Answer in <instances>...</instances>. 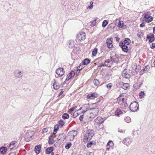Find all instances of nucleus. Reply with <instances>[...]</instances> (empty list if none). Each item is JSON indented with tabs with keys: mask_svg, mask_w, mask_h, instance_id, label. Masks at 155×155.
Returning <instances> with one entry per match:
<instances>
[{
	"mask_svg": "<svg viewBox=\"0 0 155 155\" xmlns=\"http://www.w3.org/2000/svg\"><path fill=\"white\" fill-rule=\"evenodd\" d=\"M94 134V132L92 130H87L84 137V140L87 141L90 140Z\"/></svg>",
	"mask_w": 155,
	"mask_h": 155,
	"instance_id": "f257e3e1",
	"label": "nucleus"
},
{
	"mask_svg": "<svg viewBox=\"0 0 155 155\" xmlns=\"http://www.w3.org/2000/svg\"><path fill=\"white\" fill-rule=\"evenodd\" d=\"M119 100V101L118 102V103L120 107L122 109H126L128 105L127 103L124 101L125 99L124 98L118 97L117 101Z\"/></svg>",
	"mask_w": 155,
	"mask_h": 155,
	"instance_id": "f03ea898",
	"label": "nucleus"
},
{
	"mask_svg": "<svg viewBox=\"0 0 155 155\" xmlns=\"http://www.w3.org/2000/svg\"><path fill=\"white\" fill-rule=\"evenodd\" d=\"M129 108L132 112H135L139 110V104L138 103L134 101L130 104Z\"/></svg>",
	"mask_w": 155,
	"mask_h": 155,
	"instance_id": "7ed1b4c3",
	"label": "nucleus"
},
{
	"mask_svg": "<svg viewBox=\"0 0 155 155\" xmlns=\"http://www.w3.org/2000/svg\"><path fill=\"white\" fill-rule=\"evenodd\" d=\"M110 55L111 56L110 57V59L111 61L112 62L117 63L119 61L118 55L116 54L114 52H111Z\"/></svg>",
	"mask_w": 155,
	"mask_h": 155,
	"instance_id": "20e7f679",
	"label": "nucleus"
},
{
	"mask_svg": "<svg viewBox=\"0 0 155 155\" xmlns=\"http://www.w3.org/2000/svg\"><path fill=\"white\" fill-rule=\"evenodd\" d=\"M85 38V33L83 32H80L77 35V39L79 41L84 40Z\"/></svg>",
	"mask_w": 155,
	"mask_h": 155,
	"instance_id": "39448f33",
	"label": "nucleus"
},
{
	"mask_svg": "<svg viewBox=\"0 0 155 155\" xmlns=\"http://www.w3.org/2000/svg\"><path fill=\"white\" fill-rule=\"evenodd\" d=\"M118 86L124 90H127L129 87V85L128 83H124L122 82H119Z\"/></svg>",
	"mask_w": 155,
	"mask_h": 155,
	"instance_id": "423d86ee",
	"label": "nucleus"
},
{
	"mask_svg": "<svg viewBox=\"0 0 155 155\" xmlns=\"http://www.w3.org/2000/svg\"><path fill=\"white\" fill-rule=\"evenodd\" d=\"M98 94L94 92L91 94H88L87 95V99L93 100L98 97Z\"/></svg>",
	"mask_w": 155,
	"mask_h": 155,
	"instance_id": "0eeeda50",
	"label": "nucleus"
},
{
	"mask_svg": "<svg viewBox=\"0 0 155 155\" xmlns=\"http://www.w3.org/2000/svg\"><path fill=\"white\" fill-rule=\"evenodd\" d=\"M146 38L147 40H149V42L152 43L154 41L155 37L153 33H150L147 35Z\"/></svg>",
	"mask_w": 155,
	"mask_h": 155,
	"instance_id": "6e6552de",
	"label": "nucleus"
},
{
	"mask_svg": "<svg viewBox=\"0 0 155 155\" xmlns=\"http://www.w3.org/2000/svg\"><path fill=\"white\" fill-rule=\"evenodd\" d=\"M64 69L61 68H58L56 70V73L59 77H62L64 75Z\"/></svg>",
	"mask_w": 155,
	"mask_h": 155,
	"instance_id": "1a4fd4ad",
	"label": "nucleus"
},
{
	"mask_svg": "<svg viewBox=\"0 0 155 155\" xmlns=\"http://www.w3.org/2000/svg\"><path fill=\"white\" fill-rule=\"evenodd\" d=\"M132 141L133 140L132 139L127 137L124 139L123 141V143L127 146H128L132 142Z\"/></svg>",
	"mask_w": 155,
	"mask_h": 155,
	"instance_id": "9d476101",
	"label": "nucleus"
},
{
	"mask_svg": "<svg viewBox=\"0 0 155 155\" xmlns=\"http://www.w3.org/2000/svg\"><path fill=\"white\" fill-rule=\"evenodd\" d=\"M143 81L138 80L136 83L134 85V87L136 89H139L142 85Z\"/></svg>",
	"mask_w": 155,
	"mask_h": 155,
	"instance_id": "9b49d317",
	"label": "nucleus"
},
{
	"mask_svg": "<svg viewBox=\"0 0 155 155\" xmlns=\"http://www.w3.org/2000/svg\"><path fill=\"white\" fill-rule=\"evenodd\" d=\"M112 40L110 38H108L106 40V43L107 48H111L113 47Z\"/></svg>",
	"mask_w": 155,
	"mask_h": 155,
	"instance_id": "f8f14e48",
	"label": "nucleus"
},
{
	"mask_svg": "<svg viewBox=\"0 0 155 155\" xmlns=\"http://www.w3.org/2000/svg\"><path fill=\"white\" fill-rule=\"evenodd\" d=\"M75 73L73 71H71L67 75V78L66 79V81H68L71 79L72 77H73Z\"/></svg>",
	"mask_w": 155,
	"mask_h": 155,
	"instance_id": "ddd939ff",
	"label": "nucleus"
},
{
	"mask_svg": "<svg viewBox=\"0 0 155 155\" xmlns=\"http://www.w3.org/2000/svg\"><path fill=\"white\" fill-rule=\"evenodd\" d=\"M130 42L131 41L130 39L129 38H127L125 39L124 41H121L119 43V44L128 45L130 43Z\"/></svg>",
	"mask_w": 155,
	"mask_h": 155,
	"instance_id": "4468645a",
	"label": "nucleus"
},
{
	"mask_svg": "<svg viewBox=\"0 0 155 155\" xmlns=\"http://www.w3.org/2000/svg\"><path fill=\"white\" fill-rule=\"evenodd\" d=\"M104 121V120L100 117H97L95 119L94 122L95 123L99 124H102Z\"/></svg>",
	"mask_w": 155,
	"mask_h": 155,
	"instance_id": "2eb2a0df",
	"label": "nucleus"
},
{
	"mask_svg": "<svg viewBox=\"0 0 155 155\" xmlns=\"http://www.w3.org/2000/svg\"><path fill=\"white\" fill-rule=\"evenodd\" d=\"M127 69H125L122 72V76L126 78H129L130 77V75L127 73Z\"/></svg>",
	"mask_w": 155,
	"mask_h": 155,
	"instance_id": "dca6fc26",
	"label": "nucleus"
},
{
	"mask_svg": "<svg viewBox=\"0 0 155 155\" xmlns=\"http://www.w3.org/2000/svg\"><path fill=\"white\" fill-rule=\"evenodd\" d=\"M75 43L73 40H69L67 42V45L70 48H72L75 45Z\"/></svg>",
	"mask_w": 155,
	"mask_h": 155,
	"instance_id": "f3484780",
	"label": "nucleus"
},
{
	"mask_svg": "<svg viewBox=\"0 0 155 155\" xmlns=\"http://www.w3.org/2000/svg\"><path fill=\"white\" fill-rule=\"evenodd\" d=\"M119 46L124 52H127L128 51L129 49L128 47L126 45L119 44Z\"/></svg>",
	"mask_w": 155,
	"mask_h": 155,
	"instance_id": "a211bd4d",
	"label": "nucleus"
},
{
	"mask_svg": "<svg viewBox=\"0 0 155 155\" xmlns=\"http://www.w3.org/2000/svg\"><path fill=\"white\" fill-rule=\"evenodd\" d=\"M89 109L92 111L91 113H93L94 116H96L99 111L98 109L96 108H90Z\"/></svg>",
	"mask_w": 155,
	"mask_h": 155,
	"instance_id": "6ab92c4d",
	"label": "nucleus"
},
{
	"mask_svg": "<svg viewBox=\"0 0 155 155\" xmlns=\"http://www.w3.org/2000/svg\"><path fill=\"white\" fill-rule=\"evenodd\" d=\"M41 146L40 145L36 146L35 148V151L37 154H38L40 152Z\"/></svg>",
	"mask_w": 155,
	"mask_h": 155,
	"instance_id": "aec40b11",
	"label": "nucleus"
},
{
	"mask_svg": "<svg viewBox=\"0 0 155 155\" xmlns=\"http://www.w3.org/2000/svg\"><path fill=\"white\" fill-rule=\"evenodd\" d=\"M7 151V148L6 147H2L0 148V153L4 155L6 153Z\"/></svg>",
	"mask_w": 155,
	"mask_h": 155,
	"instance_id": "412c9836",
	"label": "nucleus"
},
{
	"mask_svg": "<svg viewBox=\"0 0 155 155\" xmlns=\"http://www.w3.org/2000/svg\"><path fill=\"white\" fill-rule=\"evenodd\" d=\"M117 26L120 28H126V25H124L123 21H119Z\"/></svg>",
	"mask_w": 155,
	"mask_h": 155,
	"instance_id": "4be33fe9",
	"label": "nucleus"
},
{
	"mask_svg": "<svg viewBox=\"0 0 155 155\" xmlns=\"http://www.w3.org/2000/svg\"><path fill=\"white\" fill-rule=\"evenodd\" d=\"M150 15L151 13L150 12H146L143 15L142 17L143 19H145L147 17H150Z\"/></svg>",
	"mask_w": 155,
	"mask_h": 155,
	"instance_id": "5701e85b",
	"label": "nucleus"
},
{
	"mask_svg": "<svg viewBox=\"0 0 155 155\" xmlns=\"http://www.w3.org/2000/svg\"><path fill=\"white\" fill-rule=\"evenodd\" d=\"M65 138V135L64 134H60L57 138L58 140H64Z\"/></svg>",
	"mask_w": 155,
	"mask_h": 155,
	"instance_id": "b1692460",
	"label": "nucleus"
},
{
	"mask_svg": "<svg viewBox=\"0 0 155 155\" xmlns=\"http://www.w3.org/2000/svg\"><path fill=\"white\" fill-rule=\"evenodd\" d=\"M54 136L53 134H51L49 137L48 143L50 144H52L54 143Z\"/></svg>",
	"mask_w": 155,
	"mask_h": 155,
	"instance_id": "393cba45",
	"label": "nucleus"
},
{
	"mask_svg": "<svg viewBox=\"0 0 155 155\" xmlns=\"http://www.w3.org/2000/svg\"><path fill=\"white\" fill-rule=\"evenodd\" d=\"M53 150L52 147H48L46 150V153L47 154H49L53 151Z\"/></svg>",
	"mask_w": 155,
	"mask_h": 155,
	"instance_id": "a878e982",
	"label": "nucleus"
},
{
	"mask_svg": "<svg viewBox=\"0 0 155 155\" xmlns=\"http://www.w3.org/2000/svg\"><path fill=\"white\" fill-rule=\"evenodd\" d=\"M15 143L16 142L15 141H13L10 143L9 147L11 150H12L15 147Z\"/></svg>",
	"mask_w": 155,
	"mask_h": 155,
	"instance_id": "bb28decb",
	"label": "nucleus"
},
{
	"mask_svg": "<svg viewBox=\"0 0 155 155\" xmlns=\"http://www.w3.org/2000/svg\"><path fill=\"white\" fill-rule=\"evenodd\" d=\"M139 131L138 130H134L133 132L132 135L133 136L137 137L139 135Z\"/></svg>",
	"mask_w": 155,
	"mask_h": 155,
	"instance_id": "cd10ccee",
	"label": "nucleus"
},
{
	"mask_svg": "<svg viewBox=\"0 0 155 155\" xmlns=\"http://www.w3.org/2000/svg\"><path fill=\"white\" fill-rule=\"evenodd\" d=\"M90 62V60L88 58L85 59L82 61L83 64L84 65H87L89 64Z\"/></svg>",
	"mask_w": 155,
	"mask_h": 155,
	"instance_id": "c85d7f7f",
	"label": "nucleus"
},
{
	"mask_svg": "<svg viewBox=\"0 0 155 155\" xmlns=\"http://www.w3.org/2000/svg\"><path fill=\"white\" fill-rule=\"evenodd\" d=\"M62 117L64 120L68 119L69 117V115L68 113H64L62 115Z\"/></svg>",
	"mask_w": 155,
	"mask_h": 155,
	"instance_id": "c756f323",
	"label": "nucleus"
},
{
	"mask_svg": "<svg viewBox=\"0 0 155 155\" xmlns=\"http://www.w3.org/2000/svg\"><path fill=\"white\" fill-rule=\"evenodd\" d=\"M90 107V105L89 104H84L83 107V108L84 109H85L86 110H90L89 109Z\"/></svg>",
	"mask_w": 155,
	"mask_h": 155,
	"instance_id": "7c9ffc66",
	"label": "nucleus"
},
{
	"mask_svg": "<svg viewBox=\"0 0 155 155\" xmlns=\"http://www.w3.org/2000/svg\"><path fill=\"white\" fill-rule=\"evenodd\" d=\"M144 19H145V21L147 23H150L153 21V18L152 16H150V18L147 17Z\"/></svg>",
	"mask_w": 155,
	"mask_h": 155,
	"instance_id": "2f4dec72",
	"label": "nucleus"
},
{
	"mask_svg": "<svg viewBox=\"0 0 155 155\" xmlns=\"http://www.w3.org/2000/svg\"><path fill=\"white\" fill-rule=\"evenodd\" d=\"M59 128V126L58 124H56L54 126V129L52 134H55L57 133V131Z\"/></svg>",
	"mask_w": 155,
	"mask_h": 155,
	"instance_id": "473e14b6",
	"label": "nucleus"
},
{
	"mask_svg": "<svg viewBox=\"0 0 155 155\" xmlns=\"http://www.w3.org/2000/svg\"><path fill=\"white\" fill-rule=\"evenodd\" d=\"M23 76V74L20 71H18L15 76L18 78H21Z\"/></svg>",
	"mask_w": 155,
	"mask_h": 155,
	"instance_id": "72a5a7b5",
	"label": "nucleus"
},
{
	"mask_svg": "<svg viewBox=\"0 0 155 155\" xmlns=\"http://www.w3.org/2000/svg\"><path fill=\"white\" fill-rule=\"evenodd\" d=\"M150 69V66L149 65H147L144 67L143 70L146 73Z\"/></svg>",
	"mask_w": 155,
	"mask_h": 155,
	"instance_id": "f704fd0d",
	"label": "nucleus"
},
{
	"mask_svg": "<svg viewBox=\"0 0 155 155\" xmlns=\"http://www.w3.org/2000/svg\"><path fill=\"white\" fill-rule=\"evenodd\" d=\"M52 129V128L51 127H47L46 128H44L43 129V133H45L47 132L49 130H51V129Z\"/></svg>",
	"mask_w": 155,
	"mask_h": 155,
	"instance_id": "c9c22d12",
	"label": "nucleus"
},
{
	"mask_svg": "<svg viewBox=\"0 0 155 155\" xmlns=\"http://www.w3.org/2000/svg\"><path fill=\"white\" fill-rule=\"evenodd\" d=\"M59 126H60V127H62L64 124V123L63 120H60L58 122Z\"/></svg>",
	"mask_w": 155,
	"mask_h": 155,
	"instance_id": "e433bc0d",
	"label": "nucleus"
},
{
	"mask_svg": "<svg viewBox=\"0 0 155 155\" xmlns=\"http://www.w3.org/2000/svg\"><path fill=\"white\" fill-rule=\"evenodd\" d=\"M72 145V144L71 143L68 142L66 143V144L65 146V148L66 149H69L70 147Z\"/></svg>",
	"mask_w": 155,
	"mask_h": 155,
	"instance_id": "4c0bfd02",
	"label": "nucleus"
},
{
	"mask_svg": "<svg viewBox=\"0 0 155 155\" xmlns=\"http://www.w3.org/2000/svg\"><path fill=\"white\" fill-rule=\"evenodd\" d=\"M97 52V48H94L92 52V55L93 56H95L96 55Z\"/></svg>",
	"mask_w": 155,
	"mask_h": 155,
	"instance_id": "58836bf2",
	"label": "nucleus"
},
{
	"mask_svg": "<svg viewBox=\"0 0 155 155\" xmlns=\"http://www.w3.org/2000/svg\"><path fill=\"white\" fill-rule=\"evenodd\" d=\"M53 86L54 89L55 90L58 89L59 87V85H58V84L56 82H54V83L53 84Z\"/></svg>",
	"mask_w": 155,
	"mask_h": 155,
	"instance_id": "ea45409f",
	"label": "nucleus"
},
{
	"mask_svg": "<svg viewBox=\"0 0 155 155\" xmlns=\"http://www.w3.org/2000/svg\"><path fill=\"white\" fill-rule=\"evenodd\" d=\"M96 116H94V114L93 113H91L90 114V116L89 117V120L91 121L92 120V119L91 118H94Z\"/></svg>",
	"mask_w": 155,
	"mask_h": 155,
	"instance_id": "a19ab883",
	"label": "nucleus"
},
{
	"mask_svg": "<svg viewBox=\"0 0 155 155\" xmlns=\"http://www.w3.org/2000/svg\"><path fill=\"white\" fill-rule=\"evenodd\" d=\"M108 22L107 20H104L102 24V26L103 27H105L108 24Z\"/></svg>",
	"mask_w": 155,
	"mask_h": 155,
	"instance_id": "79ce46f5",
	"label": "nucleus"
},
{
	"mask_svg": "<svg viewBox=\"0 0 155 155\" xmlns=\"http://www.w3.org/2000/svg\"><path fill=\"white\" fill-rule=\"evenodd\" d=\"M145 95L144 92L141 91L139 94V96L140 98H142Z\"/></svg>",
	"mask_w": 155,
	"mask_h": 155,
	"instance_id": "37998d69",
	"label": "nucleus"
},
{
	"mask_svg": "<svg viewBox=\"0 0 155 155\" xmlns=\"http://www.w3.org/2000/svg\"><path fill=\"white\" fill-rule=\"evenodd\" d=\"M124 120L125 122L129 123L131 122V119L130 117H127L124 118Z\"/></svg>",
	"mask_w": 155,
	"mask_h": 155,
	"instance_id": "c03bdc74",
	"label": "nucleus"
},
{
	"mask_svg": "<svg viewBox=\"0 0 155 155\" xmlns=\"http://www.w3.org/2000/svg\"><path fill=\"white\" fill-rule=\"evenodd\" d=\"M91 22L90 25L91 26H94L96 24V19L95 18L94 20L92 21H91Z\"/></svg>",
	"mask_w": 155,
	"mask_h": 155,
	"instance_id": "a18cd8bd",
	"label": "nucleus"
},
{
	"mask_svg": "<svg viewBox=\"0 0 155 155\" xmlns=\"http://www.w3.org/2000/svg\"><path fill=\"white\" fill-rule=\"evenodd\" d=\"M122 113V111L121 110H117L115 112V115L116 116H118Z\"/></svg>",
	"mask_w": 155,
	"mask_h": 155,
	"instance_id": "49530a36",
	"label": "nucleus"
},
{
	"mask_svg": "<svg viewBox=\"0 0 155 155\" xmlns=\"http://www.w3.org/2000/svg\"><path fill=\"white\" fill-rule=\"evenodd\" d=\"M32 139V137L30 136L29 137H27V135L25 136V140L26 141H29Z\"/></svg>",
	"mask_w": 155,
	"mask_h": 155,
	"instance_id": "de8ad7c7",
	"label": "nucleus"
},
{
	"mask_svg": "<svg viewBox=\"0 0 155 155\" xmlns=\"http://www.w3.org/2000/svg\"><path fill=\"white\" fill-rule=\"evenodd\" d=\"M94 83L96 86H97L99 84V81L97 79H95L94 81Z\"/></svg>",
	"mask_w": 155,
	"mask_h": 155,
	"instance_id": "09e8293b",
	"label": "nucleus"
},
{
	"mask_svg": "<svg viewBox=\"0 0 155 155\" xmlns=\"http://www.w3.org/2000/svg\"><path fill=\"white\" fill-rule=\"evenodd\" d=\"M109 144H113V143L112 141H110L109 142L107 143V149L108 150H109L110 148V146H109Z\"/></svg>",
	"mask_w": 155,
	"mask_h": 155,
	"instance_id": "8fccbe9b",
	"label": "nucleus"
},
{
	"mask_svg": "<svg viewBox=\"0 0 155 155\" xmlns=\"http://www.w3.org/2000/svg\"><path fill=\"white\" fill-rule=\"evenodd\" d=\"M83 67L82 65H80L77 68V71H79L78 73L79 72V71L81 70L83 68Z\"/></svg>",
	"mask_w": 155,
	"mask_h": 155,
	"instance_id": "3c124183",
	"label": "nucleus"
},
{
	"mask_svg": "<svg viewBox=\"0 0 155 155\" xmlns=\"http://www.w3.org/2000/svg\"><path fill=\"white\" fill-rule=\"evenodd\" d=\"M137 35L138 37L141 38L143 36V34L142 32H140L137 33Z\"/></svg>",
	"mask_w": 155,
	"mask_h": 155,
	"instance_id": "603ef678",
	"label": "nucleus"
},
{
	"mask_svg": "<svg viewBox=\"0 0 155 155\" xmlns=\"http://www.w3.org/2000/svg\"><path fill=\"white\" fill-rule=\"evenodd\" d=\"M93 143L92 142H90L87 144V147L88 148L90 147L93 145Z\"/></svg>",
	"mask_w": 155,
	"mask_h": 155,
	"instance_id": "864d4df0",
	"label": "nucleus"
},
{
	"mask_svg": "<svg viewBox=\"0 0 155 155\" xmlns=\"http://www.w3.org/2000/svg\"><path fill=\"white\" fill-rule=\"evenodd\" d=\"M107 63H110V61L109 59H107V60L105 61L104 62L105 64L106 65V66L107 67H109L110 66V65L109 64H107Z\"/></svg>",
	"mask_w": 155,
	"mask_h": 155,
	"instance_id": "5fc2aeb1",
	"label": "nucleus"
},
{
	"mask_svg": "<svg viewBox=\"0 0 155 155\" xmlns=\"http://www.w3.org/2000/svg\"><path fill=\"white\" fill-rule=\"evenodd\" d=\"M107 88L108 89H110L112 86V85L111 83H109L106 85Z\"/></svg>",
	"mask_w": 155,
	"mask_h": 155,
	"instance_id": "6e6d98bb",
	"label": "nucleus"
},
{
	"mask_svg": "<svg viewBox=\"0 0 155 155\" xmlns=\"http://www.w3.org/2000/svg\"><path fill=\"white\" fill-rule=\"evenodd\" d=\"M84 118V115H81L79 118V120L80 121H82Z\"/></svg>",
	"mask_w": 155,
	"mask_h": 155,
	"instance_id": "4d7b16f0",
	"label": "nucleus"
},
{
	"mask_svg": "<svg viewBox=\"0 0 155 155\" xmlns=\"http://www.w3.org/2000/svg\"><path fill=\"white\" fill-rule=\"evenodd\" d=\"M150 48L152 49L154 48H155V43H153L150 45Z\"/></svg>",
	"mask_w": 155,
	"mask_h": 155,
	"instance_id": "13d9d810",
	"label": "nucleus"
},
{
	"mask_svg": "<svg viewBox=\"0 0 155 155\" xmlns=\"http://www.w3.org/2000/svg\"><path fill=\"white\" fill-rule=\"evenodd\" d=\"M64 2H62L61 3V4L62 5H64V6H66V4L67 3H66L65 2H66V0H62Z\"/></svg>",
	"mask_w": 155,
	"mask_h": 155,
	"instance_id": "bf43d9fd",
	"label": "nucleus"
},
{
	"mask_svg": "<svg viewBox=\"0 0 155 155\" xmlns=\"http://www.w3.org/2000/svg\"><path fill=\"white\" fill-rule=\"evenodd\" d=\"M63 92L64 91L63 90H61L58 94V97H60L61 95H62L63 94Z\"/></svg>",
	"mask_w": 155,
	"mask_h": 155,
	"instance_id": "052dcab7",
	"label": "nucleus"
},
{
	"mask_svg": "<svg viewBox=\"0 0 155 155\" xmlns=\"http://www.w3.org/2000/svg\"><path fill=\"white\" fill-rule=\"evenodd\" d=\"M118 132L121 133H125V132L124 131L120 129L118 130Z\"/></svg>",
	"mask_w": 155,
	"mask_h": 155,
	"instance_id": "680f3d73",
	"label": "nucleus"
},
{
	"mask_svg": "<svg viewBox=\"0 0 155 155\" xmlns=\"http://www.w3.org/2000/svg\"><path fill=\"white\" fill-rule=\"evenodd\" d=\"M145 26V24L143 22L140 25V27H144Z\"/></svg>",
	"mask_w": 155,
	"mask_h": 155,
	"instance_id": "e2e57ef3",
	"label": "nucleus"
},
{
	"mask_svg": "<svg viewBox=\"0 0 155 155\" xmlns=\"http://www.w3.org/2000/svg\"><path fill=\"white\" fill-rule=\"evenodd\" d=\"M145 73V72L143 70H141L140 72V74L141 75L143 74L144 73Z\"/></svg>",
	"mask_w": 155,
	"mask_h": 155,
	"instance_id": "0e129e2a",
	"label": "nucleus"
},
{
	"mask_svg": "<svg viewBox=\"0 0 155 155\" xmlns=\"http://www.w3.org/2000/svg\"><path fill=\"white\" fill-rule=\"evenodd\" d=\"M93 5H90L87 8H88L90 9H91L93 8Z\"/></svg>",
	"mask_w": 155,
	"mask_h": 155,
	"instance_id": "69168bd1",
	"label": "nucleus"
},
{
	"mask_svg": "<svg viewBox=\"0 0 155 155\" xmlns=\"http://www.w3.org/2000/svg\"><path fill=\"white\" fill-rule=\"evenodd\" d=\"M8 155H16V154L15 152H11L9 153Z\"/></svg>",
	"mask_w": 155,
	"mask_h": 155,
	"instance_id": "338daca9",
	"label": "nucleus"
},
{
	"mask_svg": "<svg viewBox=\"0 0 155 155\" xmlns=\"http://www.w3.org/2000/svg\"><path fill=\"white\" fill-rule=\"evenodd\" d=\"M115 39H116V41H117L118 42L120 40V38H119L118 37H115Z\"/></svg>",
	"mask_w": 155,
	"mask_h": 155,
	"instance_id": "774afa93",
	"label": "nucleus"
}]
</instances>
